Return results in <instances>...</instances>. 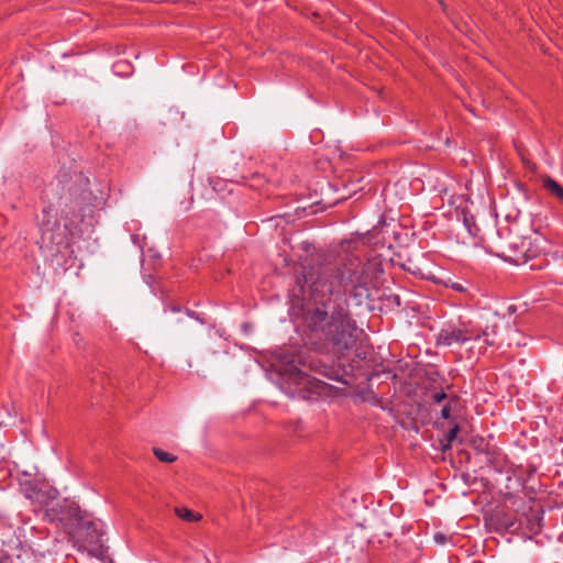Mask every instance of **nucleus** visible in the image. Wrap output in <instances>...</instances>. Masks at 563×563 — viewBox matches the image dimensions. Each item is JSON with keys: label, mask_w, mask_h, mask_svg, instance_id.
<instances>
[{"label": "nucleus", "mask_w": 563, "mask_h": 563, "mask_svg": "<svg viewBox=\"0 0 563 563\" xmlns=\"http://www.w3.org/2000/svg\"><path fill=\"white\" fill-rule=\"evenodd\" d=\"M368 284V265L353 255L303 266L296 275L295 291L311 305L303 309L305 325L339 357L356 346L363 332L350 312L346 295L361 305L369 297Z\"/></svg>", "instance_id": "nucleus-1"}, {"label": "nucleus", "mask_w": 563, "mask_h": 563, "mask_svg": "<svg viewBox=\"0 0 563 563\" xmlns=\"http://www.w3.org/2000/svg\"><path fill=\"white\" fill-rule=\"evenodd\" d=\"M285 366L284 372L289 376L295 389L289 393L291 398H298L313 402L323 396H328L332 386L308 374L313 372L332 380H339L340 372L333 365L328 364L317 356L305 352H285L280 356Z\"/></svg>", "instance_id": "nucleus-2"}, {"label": "nucleus", "mask_w": 563, "mask_h": 563, "mask_svg": "<svg viewBox=\"0 0 563 563\" xmlns=\"http://www.w3.org/2000/svg\"><path fill=\"white\" fill-rule=\"evenodd\" d=\"M65 177L63 176L57 185L60 187L58 207L64 220V229L75 236L81 233L79 224L84 221L87 212H92L93 195L89 189V179L81 173H75L68 179Z\"/></svg>", "instance_id": "nucleus-3"}, {"label": "nucleus", "mask_w": 563, "mask_h": 563, "mask_svg": "<svg viewBox=\"0 0 563 563\" xmlns=\"http://www.w3.org/2000/svg\"><path fill=\"white\" fill-rule=\"evenodd\" d=\"M66 533L79 549L96 550L102 545V522L92 519L86 511H81Z\"/></svg>", "instance_id": "nucleus-4"}, {"label": "nucleus", "mask_w": 563, "mask_h": 563, "mask_svg": "<svg viewBox=\"0 0 563 563\" xmlns=\"http://www.w3.org/2000/svg\"><path fill=\"white\" fill-rule=\"evenodd\" d=\"M44 507L45 517L51 522L59 523L65 532L73 527L82 511L79 506L70 499H56L54 493L52 494V499Z\"/></svg>", "instance_id": "nucleus-5"}, {"label": "nucleus", "mask_w": 563, "mask_h": 563, "mask_svg": "<svg viewBox=\"0 0 563 563\" xmlns=\"http://www.w3.org/2000/svg\"><path fill=\"white\" fill-rule=\"evenodd\" d=\"M478 338L474 332V325L471 322L456 324H445L437 334V345H463L473 339Z\"/></svg>", "instance_id": "nucleus-6"}, {"label": "nucleus", "mask_w": 563, "mask_h": 563, "mask_svg": "<svg viewBox=\"0 0 563 563\" xmlns=\"http://www.w3.org/2000/svg\"><path fill=\"white\" fill-rule=\"evenodd\" d=\"M20 487L24 497L29 499L35 508H43L47 505L54 493L51 489H44L41 483L35 479H25L21 482Z\"/></svg>", "instance_id": "nucleus-7"}, {"label": "nucleus", "mask_w": 563, "mask_h": 563, "mask_svg": "<svg viewBox=\"0 0 563 563\" xmlns=\"http://www.w3.org/2000/svg\"><path fill=\"white\" fill-rule=\"evenodd\" d=\"M52 211L51 207L42 211L40 219L41 239L44 243L60 245L63 236L59 233H55V230H59V223L56 220H52Z\"/></svg>", "instance_id": "nucleus-8"}, {"label": "nucleus", "mask_w": 563, "mask_h": 563, "mask_svg": "<svg viewBox=\"0 0 563 563\" xmlns=\"http://www.w3.org/2000/svg\"><path fill=\"white\" fill-rule=\"evenodd\" d=\"M530 245L531 242L529 239L516 236L514 241L508 243V253L506 254L507 260L516 265L527 263L528 260L532 257V254L530 253Z\"/></svg>", "instance_id": "nucleus-9"}, {"label": "nucleus", "mask_w": 563, "mask_h": 563, "mask_svg": "<svg viewBox=\"0 0 563 563\" xmlns=\"http://www.w3.org/2000/svg\"><path fill=\"white\" fill-rule=\"evenodd\" d=\"M474 332L475 334L478 335V338L473 339V341L476 343H481V345L478 346L479 353L484 352L487 347H498L500 345V342L498 340L497 324L486 325L483 329H476L474 327Z\"/></svg>", "instance_id": "nucleus-10"}, {"label": "nucleus", "mask_w": 563, "mask_h": 563, "mask_svg": "<svg viewBox=\"0 0 563 563\" xmlns=\"http://www.w3.org/2000/svg\"><path fill=\"white\" fill-rule=\"evenodd\" d=\"M472 445L478 454H483L485 456V462L487 464H493L496 451L494 446H490L484 438L474 439L472 441Z\"/></svg>", "instance_id": "nucleus-11"}, {"label": "nucleus", "mask_w": 563, "mask_h": 563, "mask_svg": "<svg viewBox=\"0 0 563 563\" xmlns=\"http://www.w3.org/2000/svg\"><path fill=\"white\" fill-rule=\"evenodd\" d=\"M542 520V515H540L539 512H532L530 516L525 517L528 530L534 534L541 531Z\"/></svg>", "instance_id": "nucleus-12"}, {"label": "nucleus", "mask_w": 563, "mask_h": 563, "mask_svg": "<svg viewBox=\"0 0 563 563\" xmlns=\"http://www.w3.org/2000/svg\"><path fill=\"white\" fill-rule=\"evenodd\" d=\"M174 511L178 518L187 522H197L201 519L200 514L195 512L194 510L186 507H175Z\"/></svg>", "instance_id": "nucleus-13"}, {"label": "nucleus", "mask_w": 563, "mask_h": 563, "mask_svg": "<svg viewBox=\"0 0 563 563\" xmlns=\"http://www.w3.org/2000/svg\"><path fill=\"white\" fill-rule=\"evenodd\" d=\"M543 186L547 190L553 194L559 199L563 200V187L550 176L543 179Z\"/></svg>", "instance_id": "nucleus-14"}, {"label": "nucleus", "mask_w": 563, "mask_h": 563, "mask_svg": "<svg viewBox=\"0 0 563 563\" xmlns=\"http://www.w3.org/2000/svg\"><path fill=\"white\" fill-rule=\"evenodd\" d=\"M112 68L118 76H129L133 73V66L128 60H118L113 64Z\"/></svg>", "instance_id": "nucleus-15"}, {"label": "nucleus", "mask_w": 563, "mask_h": 563, "mask_svg": "<svg viewBox=\"0 0 563 563\" xmlns=\"http://www.w3.org/2000/svg\"><path fill=\"white\" fill-rule=\"evenodd\" d=\"M402 268L415 276H419L420 278H427V276L422 272V268L412 258H407L406 262L402 264Z\"/></svg>", "instance_id": "nucleus-16"}, {"label": "nucleus", "mask_w": 563, "mask_h": 563, "mask_svg": "<svg viewBox=\"0 0 563 563\" xmlns=\"http://www.w3.org/2000/svg\"><path fill=\"white\" fill-rule=\"evenodd\" d=\"M463 223L467 232L473 236H475L479 231L478 227L475 223L474 217L470 212H463Z\"/></svg>", "instance_id": "nucleus-17"}, {"label": "nucleus", "mask_w": 563, "mask_h": 563, "mask_svg": "<svg viewBox=\"0 0 563 563\" xmlns=\"http://www.w3.org/2000/svg\"><path fill=\"white\" fill-rule=\"evenodd\" d=\"M460 431L459 424H454L446 433H445V444H443V450L450 449L452 446L453 441L457 438V433Z\"/></svg>", "instance_id": "nucleus-18"}, {"label": "nucleus", "mask_w": 563, "mask_h": 563, "mask_svg": "<svg viewBox=\"0 0 563 563\" xmlns=\"http://www.w3.org/2000/svg\"><path fill=\"white\" fill-rule=\"evenodd\" d=\"M153 453L157 457V460H159L161 462L173 463V462L176 461V456L175 455H173V454H170L168 452H165L162 449L154 448L153 449Z\"/></svg>", "instance_id": "nucleus-19"}, {"label": "nucleus", "mask_w": 563, "mask_h": 563, "mask_svg": "<svg viewBox=\"0 0 563 563\" xmlns=\"http://www.w3.org/2000/svg\"><path fill=\"white\" fill-rule=\"evenodd\" d=\"M453 402H457V397L456 396H452L449 398V402L446 405L443 406V408L441 409V417L444 419V420H450L451 419V406Z\"/></svg>", "instance_id": "nucleus-20"}, {"label": "nucleus", "mask_w": 563, "mask_h": 563, "mask_svg": "<svg viewBox=\"0 0 563 563\" xmlns=\"http://www.w3.org/2000/svg\"><path fill=\"white\" fill-rule=\"evenodd\" d=\"M430 398L433 404H440L443 400L448 399L449 397L445 394V391L441 389V390H437V391L432 393Z\"/></svg>", "instance_id": "nucleus-21"}, {"label": "nucleus", "mask_w": 563, "mask_h": 563, "mask_svg": "<svg viewBox=\"0 0 563 563\" xmlns=\"http://www.w3.org/2000/svg\"><path fill=\"white\" fill-rule=\"evenodd\" d=\"M433 541L439 545H444L449 541V537L443 532H435L433 534Z\"/></svg>", "instance_id": "nucleus-22"}, {"label": "nucleus", "mask_w": 563, "mask_h": 563, "mask_svg": "<svg viewBox=\"0 0 563 563\" xmlns=\"http://www.w3.org/2000/svg\"><path fill=\"white\" fill-rule=\"evenodd\" d=\"M501 526H503L506 530H508V531H515V530H516V528H515V522H514V521H510V520H508V519H506V518L503 520Z\"/></svg>", "instance_id": "nucleus-23"}, {"label": "nucleus", "mask_w": 563, "mask_h": 563, "mask_svg": "<svg viewBox=\"0 0 563 563\" xmlns=\"http://www.w3.org/2000/svg\"><path fill=\"white\" fill-rule=\"evenodd\" d=\"M0 563H13V559L4 552L0 551Z\"/></svg>", "instance_id": "nucleus-24"}, {"label": "nucleus", "mask_w": 563, "mask_h": 563, "mask_svg": "<svg viewBox=\"0 0 563 563\" xmlns=\"http://www.w3.org/2000/svg\"><path fill=\"white\" fill-rule=\"evenodd\" d=\"M132 240H133V243H134V244H137V245H139V247H140V250H141V253L143 254V246L140 244V238H139V235H133V236H132Z\"/></svg>", "instance_id": "nucleus-25"}, {"label": "nucleus", "mask_w": 563, "mask_h": 563, "mask_svg": "<svg viewBox=\"0 0 563 563\" xmlns=\"http://www.w3.org/2000/svg\"><path fill=\"white\" fill-rule=\"evenodd\" d=\"M168 309L173 313H177V312L181 311V307L180 306H176V305L170 306Z\"/></svg>", "instance_id": "nucleus-26"}, {"label": "nucleus", "mask_w": 563, "mask_h": 563, "mask_svg": "<svg viewBox=\"0 0 563 563\" xmlns=\"http://www.w3.org/2000/svg\"><path fill=\"white\" fill-rule=\"evenodd\" d=\"M186 313H187V316H189L190 318H195V319L199 320V317H198V314H197L195 311H191V310H189V309H187V308H186Z\"/></svg>", "instance_id": "nucleus-27"}, {"label": "nucleus", "mask_w": 563, "mask_h": 563, "mask_svg": "<svg viewBox=\"0 0 563 563\" xmlns=\"http://www.w3.org/2000/svg\"><path fill=\"white\" fill-rule=\"evenodd\" d=\"M395 300H396L397 305L399 306L400 305V299H399L398 296H395Z\"/></svg>", "instance_id": "nucleus-28"}, {"label": "nucleus", "mask_w": 563, "mask_h": 563, "mask_svg": "<svg viewBox=\"0 0 563 563\" xmlns=\"http://www.w3.org/2000/svg\"><path fill=\"white\" fill-rule=\"evenodd\" d=\"M385 221L384 220H379L378 224H384Z\"/></svg>", "instance_id": "nucleus-29"}]
</instances>
